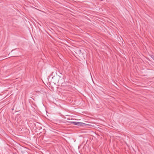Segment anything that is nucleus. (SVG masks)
<instances>
[{
  "instance_id": "f257e3e1",
  "label": "nucleus",
  "mask_w": 154,
  "mask_h": 154,
  "mask_svg": "<svg viewBox=\"0 0 154 154\" xmlns=\"http://www.w3.org/2000/svg\"><path fill=\"white\" fill-rule=\"evenodd\" d=\"M56 72H55V73H56L55 75H54V76H53V74L54 73V72H53L52 73V74L49 76V78H51L52 79V81L53 82H54L55 83H58L60 81V80H61V77L63 75L59 72H58V73L57 72V71H56Z\"/></svg>"
},
{
  "instance_id": "f03ea898",
  "label": "nucleus",
  "mask_w": 154,
  "mask_h": 154,
  "mask_svg": "<svg viewBox=\"0 0 154 154\" xmlns=\"http://www.w3.org/2000/svg\"><path fill=\"white\" fill-rule=\"evenodd\" d=\"M70 123L71 124L76 125L79 126H86V125H90L89 124L84 123L82 122H70Z\"/></svg>"
},
{
  "instance_id": "7ed1b4c3",
  "label": "nucleus",
  "mask_w": 154,
  "mask_h": 154,
  "mask_svg": "<svg viewBox=\"0 0 154 154\" xmlns=\"http://www.w3.org/2000/svg\"><path fill=\"white\" fill-rule=\"evenodd\" d=\"M15 120H16L17 122L18 123H20L21 121V119L20 116L19 115L17 116L15 118Z\"/></svg>"
},
{
  "instance_id": "20e7f679",
  "label": "nucleus",
  "mask_w": 154,
  "mask_h": 154,
  "mask_svg": "<svg viewBox=\"0 0 154 154\" xmlns=\"http://www.w3.org/2000/svg\"><path fill=\"white\" fill-rule=\"evenodd\" d=\"M15 49L12 50L10 53H9V55H10L11 56L10 57H16L18 56L16 54H14V52Z\"/></svg>"
}]
</instances>
